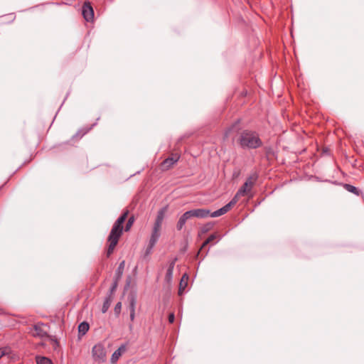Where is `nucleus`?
<instances>
[{
	"label": "nucleus",
	"mask_w": 364,
	"mask_h": 364,
	"mask_svg": "<svg viewBox=\"0 0 364 364\" xmlns=\"http://www.w3.org/2000/svg\"><path fill=\"white\" fill-rule=\"evenodd\" d=\"M238 142L242 149H257L262 146V142L258 134L250 130H244L241 132Z\"/></svg>",
	"instance_id": "1"
},
{
	"label": "nucleus",
	"mask_w": 364,
	"mask_h": 364,
	"mask_svg": "<svg viewBox=\"0 0 364 364\" xmlns=\"http://www.w3.org/2000/svg\"><path fill=\"white\" fill-rule=\"evenodd\" d=\"M92 357L97 363H103L107 360V351L102 343H97L92 348Z\"/></svg>",
	"instance_id": "2"
},
{
	"label": "nucleus",
	"mask_w": 364,
	"mask_h": 364,
	"mask_svg": "<svg viewBox=\"0 0 364 364\" xmlns=\"http://www.w3.org/2000/svg\"><path fill=\"white\" fill-rule=\"evenodd\" d=\"M48 325L43 323H37L30 330V333L33 337L44 338L48 336Z\"/></svg>",
	"instance_id": "3"
},
{
	"label": "nucleus",
	"mask_w": 364,
	"mask_h": 364,
	"mask_svg": "<svg viewBox=\"0 0 364 364\" xmlns=\"http://www.w3.org/2000/svg\"><path fill=\"white\" fill-rule=\"evenodd\" d=\"M82 14L87 21H92L94 11L90 2H85L82 8Z\"/></svg>",
	"instance_id": "4"
},
{
	"label": "nucleus",
	"mask_w": 364,
	"mask_h": 364,
	"mask_svg": "<svg viewBox=\"0 0 364 364\" xmlns=\"http://www.w3.org/2000/svg\"><path fill=\"white\" fill-rule=\"evenodd\" d=\"M180 159V155L178 153L171 154V155L166 159L161 164L162 168L164 170L169 169L174 164H176Z\"/></svg>",
	"instance_id": "5"
},
{
	"label": "nucleus",
	"mask_w": 364,
	"mask_h": 364,
	"mask_svg": "<svg viewBox=\"0 0 364 364\" xmlns=\"http://www.w3.org/2000/svg\"><path fill=\"white\" fill-rule=\"evenodd\" d=\"M191 218H205L210 216V211L205 208H198L188 210Z\"/></svg>",
	"instance_id": "6"
},
{
	"label": "nucleus",
	"mask_w": 364,
	"mask_h": 364,
	"mask_svg": "<svg viewBox=\"0 0 364 364\" xmlns=\"http://www.w3.org/2000/svg\"><path fill=\"white\" fill-rule=\"evenodd\" d=\"M177 259V257H175L168 262V267L165 276V280L167 283H170L172 281L173 269Z\"/></svg>",
	"instance_id": "7"
},
{
	"label": "nucleus",
	"mask_w": 364,
	"mask_h": 364,
	"mask_svg": "<svg viewBox=\"0 0 364 364\" xmlns=\"http://www.w3.org/2000/svg\"><path fill=\"white\" fill-rule=\"evenodd\" d=\"M166 210V208H163L159 210L153 228H154L156 229H159V230L161 229V224H162V222L164 218V215H165Z\"/></svg>",
	"instance_id": "8"
},
{
	"label": "nucleus",
	"mask_w": 364,
	"mask_h": 364,
	"mask_svg": "<svg viewBox=\"0 0 364 364\" xmlns=\"http://www.w3.org/2000/svg\"><path fill=\"white\" fill-rule=\"evenodd\" d=\"M122 233V228H119L115 225H113V227L111 230V232L109 235L108 238L109 240L115 239L117 241H118Z\"/></svg>",
	"instance_id": "9"
},
{
	"label": "nucleus",
	"mask_w": 364,
	"mask_h": 364,
	"mask_svg": "<svg viewBox=\"0 0 364 364\" xmlns=\"http://www.w3.org/2000/svg\"><path fill=\"white\" fill-rule=\"evenodd\" d=\"M190 214L188 211L185 212L179 218L177 224H176V229L178 230H181L183 226L185 225L186 223L188 220L191 219Z\"/></svg>",
	"instance_id": "10"
},
{
	"label": "nucleus",
	"mask_w": 364,
	"mask_h": 364,
	"mask_svg": "<svg viewBox=\"0 0 364 364\" xmlns=\"http://www.w3.org/2000/svg\"><path fill=\"white\" fill-rule=\"evenodd\" d=\"M230 209L231 208L228 206V205L226 204L221 208H220L213 213H210V217H212V218L219 217V216L223 215L225 214L226 213H228Z\"/></svg>",
	"instance_id": "11"
},
{
	"label": "nucleus",
	"mask_w": 364,
	"mask_h": 364,
	"mask_svg": "<svg viewBox=\"0 0 364 364\" xmlns=\"http://www.w3.org/2000/svg\"><path fill=\"white\" fill-rule=\"evenodd\" d=\"M159 237H160V230L153 228L151 235L149 243H151V245H155L156 243L157 242Z\"/></svg>",
	"instance_id": "12"
},
{
	"label": "nucleus",
	"mask_w": 364,
	"mask_h": 364,
	"mask_svg": "<svg viewBox=\"0 0 364 364\" xmlns=\"http://www.w3.org/2000/svg\"><path fill=\"white\" fill-rule=\"evenodd\" d=\"M188 279V277L187 274H184L180 281L179 289H178V294L181 295L187 286V281Z\"/></svg>",
	"instance_id": "13"
},
{
	"label": "nucleus",
	"mask_w": 364,
	"mask_h": 364,
	"mask_svg": "<svg viewBox=\"0 0 364 364\" xmlns=\"http://www.w3.org/2000/svg\"><path fill=\"white\" fill-rule=\"evenodd\" d=\"M112 300V296H111V295H107L105 297L103 305H102V312L103 314L106 313L107 311V310L109 309V308L111 305Z\"/></svg>",
	"instance_id": "14"
},
{
	"label": "nucleus",
	"mask_w": 364,
	"mask_h": 364,
	"mask_svg": "<svg viewBox=\"0 0 364 364\" xmlns=\"http://www.w3.org/2000/svg\"><path fill=\"white\" fill-rule=\"evenodd\" d=\"M108 242H109V245L108 249L107 250V257H109L114 252V250L115 246L117 245L118 241H117L115 239L109 240L108 238Z\"/></svg>",
	"instance_id": "15"
},
{
	"label": "nucleus",
	"mask_w": 364,
	"mask_h": 364,
	"mask_svg": "<svg viewBox=\"0 0 364 364\" xmlns=\"http://www.w3.org/2000/svg\"><path fill=\"white\" fill-rule=\"evenodd\" d=\"M257 178L258 176L257 173H253L247 178L245 183H247V185L249 186V189H252L253 188Z\"/></svg>",
	"instance_id": "16"
},
{
	"label": "nucleus",
	"mask_w": 364,
	"mask_h": 364,
	"mask_svg": "<svg viewBox=\"0 0 364 364\" xmlns=\"http://www.w3.org/2000/svg\"><path fill=\"white\" fill-rule=\"evenodd\" d=\"M89 330V324L87 322H82L78 326V332L81 335H85Z\"/></svg>",
	"instance_id": "17"
},
{
	"label": "nucleus",
	"mask_w": 364,
	"mask_h": 364,
	"mask_svg": "<svg viewBox=\"0 0 364 364\" xmlns=\"http://www.w3.org/2000/svg\"><path fill=\"white\" fill-rule=\"evenodd\" d=\"M128 215V211L124 212L123 214H122L118 219L116 220V222L114 223V225L122 228V224L124 223Z\"/></svg>",
	"instance_id": "18"
},
{
	"label": "nucleus",
	"mask_w": 364,
	"mask_h": 364,
	"mask_svg": "<svg viewBox=\"0 0 364 364\" xmlns=\"http://www.w3.org/2000/svg\"><path fill=\"white\" fill-rule=\"evenodd\" d=\"M124 266H125V262L123 260L119 263V267H117V269L116 270L115 276H116L117 280L122 277V275L123 274L124 269Z\"/></svg>",
	"instance_id": "19"
},
{
	"label": "nucleus",
	"mask_w": 364,
	"mask_h": 364,
	"mask_svg": "<svg viewBox=\"0 0 364 364\" xmlns=\"http://www.w3.org/2000/svg\"><path fill=\"white\" fill-rule=\"evenodd\" d=\"M343 186H344L345 189L346 191H348V192L353 193H354L356 196L359 195V190L356 187H355L354 186H352L350 184L345 183L343 185Z\"/></svg>",
	"instance_id": "20"
},
{
	"label": "nucleus",
	"mask_w": 364,
	"mask_h": 364,
	"mask_svg": "<svg viewBox=\"0 0 364 364\" xmlns=\"http://www.w3.org/2000/svg\"><path fill=\"white\" fill-rule=\"evenodd\" d=\"M252 189H249V186L247 183H244V184L239 188L237 191H239V194H242L243 196L247 195Z\"/></svg>",
	"instance_id": "21"
},
{
	"label": "nucleus",
	"mask_w": 364,
	"mask_h": 364,
	"mask_svg": "<svg viewBox=\"0 0 364 364\" xmlns=\"http://www.w3.org/2000/svg\"><path fill=\"white\" fill-rule=\"evenodd\" d=\"M36 363L37 364H52V361L49 358L43 356H37Z\"/></svg>",
	"instance_id": "22"
},
{
	"label": "nucleus",
	"mask_w": 364,
	"mask_h": 364,
	"mask_svg": "<svg viewBox=\"0 0 364 364\" xmlns=\"http://www.w3.org/2000/svg\"><path fill=\"white\" fill-rule=\"evenodd\" d=\"M241 196H244L242 194H239V191L236 193L235 196L232 198V200L228 203V206L231 208L234 206L239 200V198Z\"/></svg>",
	"instance_id": "23"
},
{
	"label": "nucleus",
	"mask_w": 364,
	"mask_h": 364,
	"mask_svg": "<svg viewBox=\"0 0 364 364\" xmlns=\"http://www.w3.org/2000/svg\"><path fill=\"white\" fill-rule=\"evenodd\" d=\"M217 238V235L216 234H212L210 235L205 241L203 243L200 249V251L204 248L208 244H209L210 242H212L213 240H214L215 239Z\"/></svg>",
	"instance_id": "24"
},
{
	"label": "nucleus",
	"mask_w": 364,
	"mask_h": 364,
	"mask_svg": "<svg viewBox=\"0 0 364 364\" xmlns=\"http://www.w3.org/2000/svg\"><path fill=\"white\" fill-rule=\"evenodd\" d=\"M136 298L132 296L129 299V311L130 312L135 311L136 308Z\"/></svg>",
	"instance_id": "25"
},
{
	"label": "nucleus",
	"mask_w": 364,
	"mask_h": 364,
	"mask_svg": "<svg viewBox=\"0 0 364 364\" xmlns=\"http://www.w3.org/2000/svg\"><path fill=\"white\" fill-rule=\"evenodd\" d=\"M120 356H121V355H120L119 350H115L112 355L111 363H116Z\"/></svg>",
	"instance_id": "26"
},
{
	"label": "nucleus",
	"mask_w": 364,
	"mask_h": 364,
	"mask_svg": "<svg viewBox=\"0 0 364 364\" xmlns=\"http://www.w3.org/2000/svg\"><path fill=\"white\" fill-rule=\"evenodd\" d=\"M92 129V127H90L88 129H80L79 130L76 134L74 136H78L80 138H81L82 136H84L86 133H87L90 129Z\"/></svg>",
	"instance_id": "27"
},
{
	"label": "nucleus",
	"mask_w": 364,
	"mask_h": 364,
	"mask_svg": "<svg viewBox=\"0 0 364 364\" xmlns=\"http://www.w3.org/2000/svg\"><path fill=\"white\" fill-rule=\"evenodd\" d=\"M155 245H151V243H149L146 250H145V253H144V256H149L151 252H152V250L154 248Z\"/></svg>",
	"instance_id": "28"
},
{
	"label": "nucleus",
	"mask_w": 364,
	"mask_h": 364,
	"mask_svg": "<svg viewBox=\"0 0 364 364\" xmlns=\"http://www.w3.org/2000/svg\"><path fill=\"white\" fill-rule=\"evenodd\" d=\"M122 309V303L118 302L114 306V312L117 315L120 314Z\"/></svg>",
	"instance_id": "29"
},
{
	"label": "nucleus",
	"mask_w": 364,
	"mask_h": 364,
	"mask_svg": "<svg viewBox=\"0 0 364 364\" xmlns=\"http://www.w3.org/2000/svg\"><path fill=\"white\" fill-rule=\"evenodd\" d=\"M133 223H134V218L133 217L129 218L126 224V230H128L132 227Z\"/></svg>",
	"instance_id": "30"
},
{
	"label": "nucleus",
	"mask_w": 364,
	"mask_h": 364,
	"mask_svg": "<svg viewBox=\"0 0 364 364\" xmlns=\"http://www.w3.org/2000/svg\"><path fill=\"white\" fill-rule=\"evenodd\" d=\"M117 280L112 284L111 288H110V290H109V294L108 295H112L113 292L116 290L117 289Z\"/></svg>",
	"instance_id": "31"
},
{
	"label": "nucleus",
	"mask_w": 364,
	"mask_h": 364,
	"mask_svg": "<svg viewBox=\"0 0 364 364\" xmlns=\"http://www.w3.org/2000/svg\"><path fill=\"white\" fill-rule=\"evenodd\" d=\"M174 320H175V315H174L173 313H171L168 315V321H169V323H173Z\"/></svg>",
	"instance_id": "32"
},
{
	"label": "nucleus",
	"mask_w": 364,
	"mask_h": 364,
	"mask_svg": "<svg viewBox=\"0 0 364 364\" xmlns=\"http://www.w3.org/2000/svg\"><path fill=\"white\" fill-rule=\"evenodd\" d=\"M126 350L125 346H121L117 350H119L120 355H122V353H124Z\"/></svg>",
	"instance_id": "33"
},
{
	"label": "nucleus",
	"mask_w": 364,
	"mask_h": 364,
	"mask_svg": "<svg viewBox=\"0 0 364 364\" xmlns=\"http://www.w3.org/2000/svg\"><path fill=\"white\" fill-rule=\"evenodd\" d=\"M135 318V311L130 312V319L132 321L134 320Z\"/></svg>",
	"instance_id": "34"
},
{
	"label": "nucleus",
	"mask_w": 364,
	"mask_h": 364,
	"mask_svg": "<svg viewBox=\"0 0 364 364\" xmlns=\"http://www.w3.org/2000/svg\"><path fill=\"white\" fill-rule=\"evenodd\" d=\"M4 355V353L3 350H0V358Z\"/></svg>",
	"instance_id": "35"
}]
</instances>
